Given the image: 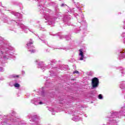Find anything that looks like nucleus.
Masks as SVG:
<instances>
[{
  "mask_svg": "<svg viewBox=\"0 0 125 125\" xmlns=\"http://www.w3.org/2000/svg\"><path fill=\"white\" fill-rule=\"evenodd\" d=\"M99 84V80L97 78L95 77L92 80V86L93 88H96Z\"/></svg>",
  "mask_w": 125,
  "mask_h": 125,
  "instance_id": "1",
  "label": "nucleus"
},
{
  "mask_svg": "<svg viewBox=\"0 0 125 125\" xmlns=\"http://www.w3.org/2000/svg\"><path fill=\"white\" fill-rule=\"evenodd\" d=\"M79 56H81L80 58V60H83V58H84V56H83V49L79 50Z\"/></svg>",
  "mask_w": 125,
  "mask_h": 125,
  "instance_id": "2",
  "label": "nucleus"
},
{
  "mask_svg": "<svg viewBox=\"0 0 125 125\" xmlns=\"http://www.w3.org/2000/svg\"><path fill=\"white\" fill-rule=\"evenodd\" d=\"M27 47L28 48V49H30V48H31V47H34V46L33 45V42H29L27 43Z\"/></svg>",
  "mask_w": 125,
  "mask_h": 125,
  "instance_id": "3",
  "label": "nucleus"
},
{
  "mask_svg": "<svg viewBox=\"0 0 125 125\" xmlns=\"http://www.w3.org/2000/svg\"><path fill=\"white\" fill-rule=\"evenodd\" d=\"M117 117H118V112H114V113H112L111 114V117H109V118H117Z\"/></svg>",
  "mask_w": 125,
  "mask_h": 125,
  "instance_id": "4",
  "label": "nucleus"
},
{
  "mask_svg": "<svg viewBox=\"0 0 125 125\" xmlns=\"http://www.w3.org/2000/svg\"><path fill=\"white\" fill-rule=\"evenodd\" d=\"M73 121H74L75 122H79L80 121V117L78 116H76L75 117H73L72 118Z\"/></svg>",
  "mask_w": 125,
  "mask_h": 125,
  "instance_id": "5",
  "label": "nucleus"
},
{
  "mask_svg": "<svg viewBox=\"0 0 125 125\" xmlns=\"http://www.w3.org/2000/svg\"><path fill=\"white\" fill-rule=\"evenodd\" d=\"M18 26H20L22 29H25L26 28V26L21 23H18Z\"/></svg>",
  "mask_w": 125,
  "mask_h": 125,
  "instance_id": "6",
  "label": "nucleus"
},
{
  "mask_svg": "<svg viewBox=\"0 0 125 125\" xmlns=\"http://www.w3.org/2000/svg\"><path fill=\"white\" fill-rule=\"evenodd\" d=\"M120 88L122 89H124V88H125V84L124 83V82H122V83L120 84Z\"/></svg>",
  "mask_w": 125,
  "mask_h": 125,
  "instance_id": "7",
  "label": "nucleus"
},
{
  "mask_svg": "<svg viewBox=\"0 0 125 125\" xmlns=\"http://www.w3.org/2000/svg\"><path fill=\"white\" fill-rule=\"evenodd\" d=\"M34 104H35V105H39V104H42V102H40L39 103L38 102H35Z\"/></svg>",
  "mask_w": 125,
  "mask_h": 125,
  "instance_id": "8",
  "label": "nucleus"
},
{
  "mask_svg": "<svg viewBox=\"0 0 125 125\" xmlns=\"http://www.w3.org/2000/svg\"><path fill=\"white\" fill-rule=\"evenodd\" d=\"M119 57H120V58H125V55H124V53H121V54H120Z\"/></svg>",
  "mask_w": 125,
  "mask_h": 125,
  "instance_id": "9",
  "label": "nucleus"
},
{
  "mask_svg": "<svg viewBox=\"0 0 125 125\" xmlns=\"http://www.w3.org/2000/svg\"><path fill=\"white\" fill-rule=\"evenodd\" d=\"M28 51L31 52V53H34L36 52V50H32V49H29L28 50Z\"/></svg>",
  "mask_w": 125,
  "mask_h": 125,
  "instance_id": "10",
  "label": "nucleus"
},
{
  "mask_svg": "<svg viewBox=\"0 0 125 125\" xmlns=\"http://www.w3.org/2000/svg\"><path fill=\"white\" fill-rule=\"evenodd\" d=\"M14 86L15 87H19L20 86V84L18 83H16V84H14Z\"/></svg>",
  "mask_w": 125,
  "mask_h": 125,
  "instance_id": "11",
  "label": "nucleus"
},
{
  "mask_svg": "<svg viewBox=\"0 0 125 125\" xmlns=\"http://www.w3.org/2000/svg\"><path fill=\"white\" fill-rule=\"evenodd\" d=\"M99 99H103V96H102V95L100 94L98 96Z\"/></svg>",
  "mask_w": 125,
  "mask_h": 125,
  "instance_id": "12",
  "label": "nucleus"
},
{
  "mask_svg": "<svg viewBox=\"0 0 125 125\" xmlns=\"http://www.w3.org/2000/svg\"><path fill=\"white\" fill-rule=\"evenodd\" d=\"M65 39L67 41H70V40H71V38L69 37L68 36H65Z\"/></svg>",
  "mask_w": 125,
  "mask_h": 125,
  "instance_id": "13",
  "label": "nucleus"
},
{
  "mask_svg": "<svg viewBox=\"0 0 125 125\" xmlns=\"http://www.w3.org/2000/svg\"><path fill=\"white\" fill-rule=\"evenodd\" d=\"M15 16H17L18 17H19L20 16V13H16L15 14Z\"/></svg>",
  "mask_w": 125,
  "mask_h": 125,
  "instance_id": "14",
  "label": "nucleus"
},
{
  "mask_svg": "<svg viewBox=\"0 0 125 125\" xmlns=\"http://www.w3.org/2000/svg\"><path fill=\"white\" fill-rule=\"evenodd\" d=\"M40 91L41 92L42 94H43V90L42 89H40Z\"/></svg>",
  "mask_w": 125,
  "mask_h": 125,
  "instance_id": "15",
  "label": "nucleus"
},
{
  "mask_svg": "<svg viewBox=\"0 0 125 125\" xmlns=\"http://www.w3.org/2000/svg\"><path fill=\"white\" fill-rule=\"evenodd\" d=\"M0 72H3V68L0 67Z\"/></svg>",
  "mask_w": 125,
  "mask_h": 125,
  "instance_id": "16",
  "label": "nucleus"
},
{
  "mask_svg": "<svg viewBox=\"0 0 125 125\" xmlns=\"http://www.w3.org/2000/svg\"><path fill=\"white\" fill-rule=\"evenodd\" d=\"M73 74H79V72L77 70L73 72Z\"/></svg>",
  "mask_w": 125,
  "mask_h": 125,
  "instance_id": "17",
  "label": "nucleus"
},
{
  "mask_svg": "<svg viewBox=\"0 0 125 125\" xmlns=\"http://www.w3.org/2000/svg\"><path fill=\"white\" fill-rule=\"evenodd\" d=\"M37 118V115H34L33 117H32V121H33V119H36Z\"/></svg>",
  "mask_w": 125,
  "mask_h": 125,
  "instance_id": "18",
  "label": "nucleus"
},
{
  "mask_svg": "<svg viewBox=\"0 0 125 125\" xmlns=\"http://www.w3.org/2000/svg\"><path fill=\"white\" fill-rule=\"evenodd\" d=\"M39 66H40V68H41V69L42 70L43 69H44V67H43L42 68V66L41 65V64H39Z\"/></svg>",
  "mask_w": 125,
  "mask_h": 125,
  "instance_id": "19",
  "label": "nucleus"
},
{
  "mask_svg": "<svg viewBox=\"0 0 125 125\" xmlns=\"http://www.w3.org/2000/svg\"><path fill=\"white\" fill-rule=\"evenodd\" d=\"M8 24H11V21H10V20H9L8 21Z\"/></svg>",
  "mask_w": 125,
  "mask_h": 125,
  "instance_id": "20",
  "label": "nucleus"
},
{
  "mask_svg": "<svg viewBox=\"0 0 125 125\" xmlns=\"http://www.w3.org/2000/svg\"><path fill=\"white\" fill-rule=\"evenodd\" d=\"M64 21L65 22H67V21H68V20L66 21V18H64Z\"/></svg>",
  "mask_w": 125,
  "mask_h": 125,
  "instance_id": "21",
  "label": "nucleus"
},
{
  "mask_svg": "<svg viewBox=\"0 0 125 125\" xmlns=\"http://www.w3.org/2000/svg\"><path fill=\"white\" fill-rule=\"evenodd\" d=\"M62 38H64L63 36H62L60 37V39H62Z\"/></svg>",
  "mask_w": 125,
  "mask_h": 125,
  "instance_id": "22",
  "label": "nucleus"
},
{
  "mask_svg": "<svg viewBox=\"0 0 125 125\" xmlns=\"http://www.w3.org/2000/svg\"><path fill=\"white\" fill-rule=\"evenodd\" d=\"M65 5V4H62L61 6H64Z\"/></svg>",
  "mask_w": 125,
  "mask_h": 125,
  "instance_id": "23",
  "label": "nucleus"
},
{
  "mask_svg": "<svg viewBox=\"0 0 125 125\" xmlns=\"http://www.w3.org/2000/svg\"><path fill=\"white\" fill-rule=\"evenodd\" d=\"M45 19H46V20H47L48 19L45 18Z\"/></svg>",
  "mask_w": 125,
  "mask_h": 125,
  "instance_id": "24",
  "label": "nucleus"
},
{
  "mask_svg": "<svg viewBox=\"0 0 125 125\" xmlns=\"http://www.w3.org/2000/svg\"><path fill=\"white\" fill-rule=\"evenodd\" d=\"M36 62H39V60H36Z\"/></svg>",
  "mask_w": 125,
  "mask_h": 125,
  "instance_id": "25",
  "label": "nucleus"
},
{
  "mask_svg": "<svg viewBox=\"0 0 125 125\" xmlns=\"http://www.w3.org/2000/svg\"><path fill=\"white\" fill-rule=\"evenodd\" d=\"M121 73H122V74H124V72L123 71H122Z\"/></svg>",
  "mask_w": 125,
  "mask_h": 125,
  "instance_id": "26",
  "label": "nucleus"
},
{
  "mask_svg": "<svg viewBox=\"0 0 125 125\" xmlns=\"http://www.w3.org/2000/svg\"><path fill=\"white\" fill-rule=\"evenodd\" d=\"M15 77H16V78H18V76H15Z\"/></svg>",
  "mask_w": 125,
  "mask_h": 125,
  "instance_id": "27",
  "label": "nucleus"
},
{
  "mask_svg": "<svg viewBox=\"0 0 125 125\" xmlns=\"http://www.w3.org/2000/svg\"><path fill=\"white\" fill-rule=\"evenodd\" d=\"M32 103H33V102H34V101H32Z\"/></svg>",
  "mask_w": 125,
  "mask_h": 125,
  "instance_id": "28",
  "label": "nucleus"
},
{
  "mask_svg": "<svg viewBox=\"0 0 125 125\" xmlns=\"http://www.w3.org/2000/svg\"><path fill=\"white\" fill-rule=\"evenodd\" d=\"M121 70H124V69L122 68Z\"/></svg>",
  "mask_w": 125,
  "mask_h": 125,
  "instance_id": "29",
  "label": "nucleus"
},
{
  "mask_svg": "<svg viewBox=\"0 0 125 125\" xmlns=\"http://www.w3.org/2000/svg\"><path fill=\"white\" fill-rule=\"evenodd\" d=\"M1 3H0V5H1Z\"/></svg>",
  "mask_w": 125,
  "mask_h": 125,
  "instance_id": "30",
  "label": "nucleus"
}]
</instances>
